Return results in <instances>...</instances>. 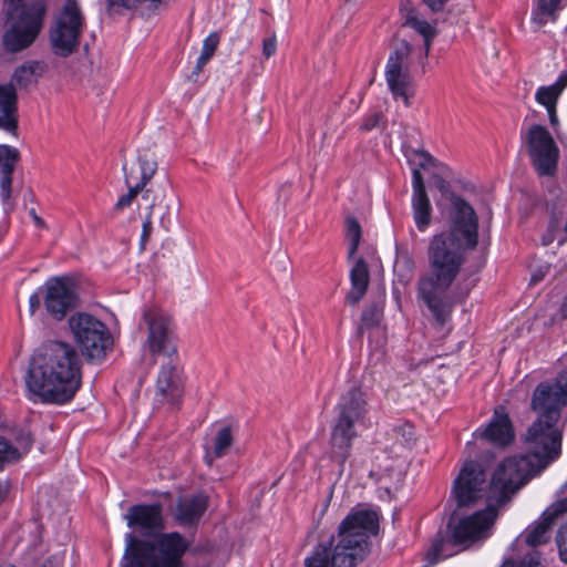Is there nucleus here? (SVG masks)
<instances>
[{
    "label": "nucleus",
    "mask_w": 567,
    "mask_h": 567,
    "mask_svg": "<svg viewBox=\"0 0 567 567\" xmlns=\"http://www.w3.org/2000/svg\"><path fill=\"white\" fill-rule=\"evenodd\" d=\"M454 217L449 229L434 234L427 245L429 271L417 280V298L424 302L435 322L444 326L455 303L464 302L468 288L451 291L466 262L467 251L478 241V218L474 208L462 197L452 200Z\"/></svg>",
    "instance_id": "f257e3e1"
},
{
    "label": "nucleus",
    "mask_w": 567,
    "mask_h": 567,
    "mask_svg": "<svg viewBox=\"0 0 567 567\" xmlns=\"http://www.w3.org/2000/svg\"><path fill=\"white\" fill-rule=\"evenodd\" d=\"M82 361L66 342L50 341L31 355L25 374L27 389L43 403L64 404L81 386Z\"/></svg>",
    "instance_id": "f03ea898"
},
{
    "label": "nucleus",
    "mask_w": 567,
    "mask_h": 567,
    "mask_svg": "<svg viewBox=\"0 0 567 567\" xmlns=\"http://www.w3.org/2000/svg\"><path fill=\"white\" fill-rule=\"evenodd\" d=\"M379 532L374 511L350 513L337 533L321 534L306 556L305 567H355L369 553L370 537Z\"/></svg>",
    "instance_id": "7ed1b4c3"
},
{
    "label": "nucleus",
    "mask_w": 567,
    "mask_h": 567,
    "mask_svg": "<svg viewBox=\"0 0 567 567\" xmlns=\"http://www.w3.org/2000/svg\"><path fill=\"white\" fill-rule=\"evenodd\" d=\"M336 416L331 427L330 449L333 460L344 464L351 454L353 441L358 437L357 425L368 421L369 402L359 386H351L334 406Z\"/></svg>",
    "instance_id": "20e7f679"
},
{
    "label": "nucleus",
    "mask_w": 567,
    "mask_h": 567,
    "mask_svg": "<svg viewBox=\"0 0 567 567\" xmlns=\"http://www.w3.org/2000/svg\"><path fill=\"white\" fill-rule=\"evenodd\" d=\"M496 518L497 508L489 504L484 509L449 524L450 535L444 537L437 534L432 543L430 554L433 555V561L451 557L486 540L492 535Z\"/></svg>",
    "instance_id": "39448f33"
},
{
    "label": "nucleus",
    "mask_w": 567,
    "mask_h": 567,
    "mask_svg": "<svg viewBox=\"0 0 567 567\" xmlns=\"http://www.w3.org/2000/svg\"><path fill=\"white\" fill-rule=\"evenodd\" d=\"M125 554L121 567H182V556L188 547L178 533L163 534L156 544L125 535Z\"/></svg>",
    "instance_id": "423d86ee"
},
{
    "label": "nucleus",
    "mask_w": 567,
    "mask_h": 567,
    "mask_svg": "<svg viewBox=\"0 0 567 567\" xmlns=\"http://www.w3.org/2000/svg\"><path fill=\"white\" fill-rule=\"evenodd\" d=\"M10 28L3 35L4 48L9 52H19L33 43L40 33L45 16V3L35 0H4Z\"/></svg>",
    "instance_id": "0eeeda50"
},
{
    "label": "nucleus",
    "mask_w": 567,
    "mask_h": 567,
    "mask_svg": "<svg viewBox=\"0 0 567 567\" xmlns=\"http://www.w3.org/2000/svg\"><path fill=\"white\" fill-rule=\"evenodd\" d=\"M484 465L478 461L468 460L462 465L451 488V499L456 508H472L486 502L497 508L491 499V481Z\"/></svg>",
    "instance_id": "6e6552de"
},
{
    "label": "nucleus",
    "mask_w": 567,
    "mask_h": 567,
    "mask_svg": "<svg viewBox=\"0 0 567 567\" xmlns=\"http://www.w3.org/2000/svg\"><path fill=\"white\" fill-rule=\"evenodd\" d=\"M542 472L528 457L515 455L502 461L491 477V499L501 506L535 474Z\"/></svg>",
    "instance_id": "1a4fd4ad"
},
{
    "label": "nucleus",
    "mask_w": 567,
    "mask_h": 567,
    "mask_svg": "<svg viewBox=\"0 0 567 567\" xmlns=\"http://www.w3.org/2000/svg\"><path fill=\"white\" fill-rule=\"evenodd\" d=\"M69 327L75 343L90 360H103L113 348V337L104 322L86 312L70 317Z\"/></svg>",
    "instance_id": "9d476101"
},
{
    "label": "nucleus",
    "mask_w": 567,
    "mask_h": 567,
    "mask_svg": "<svg viewBox=\"0 0 567 567\" xmlns=\"http://www.w3.org/2000/svg\"><path fill=\"white\" fill-rule=\"evenodd\" d=\"M557 424L558 421L537 417L525 434L528 453L524 456L540 471L558 458L561 453L563 433Z\"/></svg>",
    "instance_id": "9b49d317"
},
{
    "label": "nucleus",
    "mask_w": 567,
    "mask_h": 567,
    "mask_svg": "<svg viewBox=\"0 0 567 567\" xmlns=\"http://www.w3.org/2000/svg\"><path fill=\"white\" fill-rule=\"evenodd\" d=\"M84 28V17L75 0H66L50 30V41L55 54L69 56L79 43Z\"/></svg>",
    "instance_id": "f8f14e48"
},
{
    "label": "nucleus",
    "mask_w": 567,
    "mask_h": 567,
    "mask_svg": "<svg viewBox=\"0 0 567 567\" xmlns=\"http://www.w3.org/2000/svg\"><path fill=\"white\" fill-rule=\"evenodd\" d=\"M184 391L185 378L178 358L164 359L154 384V405L174 410L181 404Z\"/></svg>",
    "instance_id": "ddd939ff"
},
{
    "label": "nucleus",
    "mask_w": 567,
    "mask_h": 567,
    "mask_svg": "<svg viewBox=\"0 0 567 567\" xmlns=\"http://www.w3.org/2000/svg\"><path fill=\"white\" fill-rule=\"evenodd\" d=\"M143 319L147 326L146 346L150 352L164 359L178 358L172 317L162 309L151 308L144 311Z\"/></svg>",
    "instance_id": "4468645a"
},
{
    "label": "nucleus",
    "mask_w": 567,
    "mask_h": 567,
    "mask_svg": "<svg viewBox=\"0 0 567 567\" xmlns=\"http://www.w3.org/2000/svg\"><path fill=\"white\" fill-rule=\"evenodd\" d=\"M532 164L542 176H553L557 171L559 148L549 131L543 125H532L524 136Z\"/></svg>",
    "instance_id": "2eb2a0df"
},
{
    "label": "nucleus",
    "mask_w": 567,
    "mask_h": 567,
    "mask_svg": "<svg viewBox=\"0 0 567 567\" xmlns=\"http://www.w3.org/2000/svg\"><path fill=\"white\" fill-rule=\"evenodd\" d=\"M567 405V371L554 382H542L534 390L532 409L539 419L559 421L561 409Z\"/></svg>",
    "instance_id": "dca6fc26"
},
{
    "label": "nucleus",
    "mask_w": 567,
    "mask_h": 567,
    "mask_svg": "<svg viewBox=\"0 0 567 567\" xmlns=\"http://www.w3.org/2000/svg\"><path fill=\"white\" fill-rule=\"evenodd\" d=\"M412 45L406 40H399L392 48L384 71L386 84L395 97H402L409 104L408 87L411 83L410 56Z\"/></svg>",
    "instance_id": "f3484780"
},
{
    "label": "nucleus",
    "mask_w": 567,
    "mask_h": 567,
    "mask_svg": "<svg viewBox=\"0 0 567 567\" xmlns=\"http://www.w3.org/2000/svg\"><path fill=\"white\" fill-rule=\"evenodd\" d=\"M43 303L48 313L55 320H62L78 305L75 282L69 277H54L44 284Z\"/></svg>",
    "instance_id": "a211bd4d"
},
{
    "label": "nucleus",
    "mask_w": 567,
    "mask_h": 567,
    "mask_svg": "<svg viewBox=\"0 0 567 567\" xmlns=\"http://www.w3.org/2000/svg\"><path fill=\"white\" fill-rule=\"evenodd\" d=\"M124 518L130 528L143 536L155 535L164 527L163 506L159 503L133 505Z\"/></svg>",
    "instance_id": "6ab92c4d"
},
{
    "label": "nucleus",
    "mask_w": 567,
    "mask_h": 567,
    "mask_svg": "<svg viewBox=\"0 0 567 567\" xmlns=\"http://www.w3.org/2000/svg\"><path fill=\"white\" fill-rule=\"evenodd\" d=\"M565 513H567V498H563L546 508L539 520L528 526L517 538V542H524L530 547L547 543L555 519Z\"/></svg>",
    "instance_id": "aec40b11"
},
{
    "label": "nucleus",
    "mask_w": 567,
    "mask_h": 567,
    "mask_svg": "<svg viewBox=\"0 0 567 567\" xmlns=\"http://www.w3.org/2000/svg\"><path fill=\"white\" fill-rule=\"evenodd\" d=\"M411 207L416 229L421 233L426 231L432 224L433 209L425 189L423 176L417 168H414L412 172Z\"/></svg>",
    "instance_id": "412c9836"
},
{
    "label": "nucleus",
    "mask_w": 567,
    "mask_h": 567,
    "mask_svg": "<svg viewBox=\"0 0 567 567\" xmlns=\"http://www.w3.org/2000/svg\"><path fill=\"white\" fill-rule=\"evenodd\" d=\"M475 435L497 446L509 444L514 439V430L505 408H496L489 423L478 429Z\"/></svg>",
    "instance_id": "4be33fe9"
},
{
    "label": "nucleus",
    "mask_w": 567,
    "mask_h": 567,
    "mask_svg": "<svg viewBox=\"0 0 567 567\" xmlns=\"http://www.w3.org/2000/svg\"><path fill=\"white\" fill-rule=\"evenodd\" d=\"M351 287L346 295V302L355 306L367 293L370 285V271L367 261L359 257L350 270Z\"/></svg>",
    "instance_id": "5701e85b"
},
{
    "label": "nucleus",
    "mask_w": 567,
    "mask_h": 567,
    "mask_svg": "<svg viewBox=\"0 0 567 567\" xmlns=\"http://www.w3.org/2000/svg\"><path fill=\"white\" fill-rule=\"evenodd\" d=\"M208 499L204 495L181 498L176 505L175 519L181 526L197 524L206 512Z\"/></svg>",
    "instance_id": "b1692460"
},
{
    "label": "nucleus",
    "mask_w": 567,
    "mask_h": 567,
    "mask_svg": "<svg viewBox=\"0 0 567 567\" xmlns=\"http://www.w3.org/2000/svg\"><path fill=\"white\" fill-rule=\"evenodd\" d=\"M0 128L8 132L17 128V93L11 84L0 85Z\"/></svg>",
    "instance_id": "393cba45"
},
{
    "label": "nucleus",
    "mask_w": 567,
    "mask_h": 567,
    "mask_svg": "<svg viewBox=\"0 0 567 567\" xmlns=\"http://www.w3.org/2000/svg\"><path fill=\"white\" fill-rule=\"evenodd\" d=\"M124 171V182L127 186L128 190L126 194L122 195L114 205V210L122 212L126 207L131 206L133 200L136 198L138 194H142V199L151 203L152 190L144 189L142 184H133L134 181L137 179L134 168L130 172H126V164L123 165Z\"/></svg>",
    "instance_id": "a878e982"
},
{
    "label": "nucleus",
    "mask_w": 567,
    "mask_h": 567,
    "mask_svg": "<svg viewBox=\"0 0 567 567\" xmlns=\"http://www.w3.org/2000/svg\"><path fill=\"white\" fill-rule=\"evenodd\" d=\"M416 155L420 157V166L424 169L429 167H435L439 171L437 175H434V186L442 193L446 194L450 190V184L445 181L442 175H447L450 168L437 161L426 151H417Z\"/></svg>",
    "instance_id": "bb28decb"
},
{
    "label": "nucleus",
    "mask_w": 567,
    "mask_h": 567,
    "mask_svg": "<svg viewBox=\"0 0 567 567\" xmlns=\"http://www.w3.org/2000/svg\"><path fill=\"white\" fill-rule=\"evenodd\" d=\"M567 86V73L561 74L558 80L548 86H540L535 95L536 101L545 107H553L557 104L559 95Z\"/></svg>",
    "instance_id": "cd10ccee"
},
{
    "label": "nucleus",
    "mask_w": 567,
    "mask_h": 567,
    "mask_svg": "<svg viewBox=\"0 0 567 567\" xmlns=\"http://www.w3.org/2000/svg\"><path fill=\"white\" fill-rule=\"evenodd\" d=\"M234 442L233 433L229 426L221 427L213 442L212 452L206 454V461L208 464H212L213 458H219L224 456L227 450L231 446Z\"/></svg>",
    "instance_id": "c85d7f7f"
},
{
    "label": "nucleus",
    "mask_w": 567,
    "mask_h": 567,
    "mask_svg": "<svg viewBox=\"0 0 567 567\" xmlns=\"http://www.w3.org/2000/svg\"><path fill=\"white\" fill-rule=\"evenodd\" d=\"M43 70L42 63L30 61L18 68L13 78L21 86H28L35 82V79L42 74Z\"/></svg>",
    "instance_id": "c756f323"
},
{
    "label": "nucleus",
    "mask_w": 567,
    "mask_h": 567,
    "mask_svg": "<svg viewBox=\"0 0 567 567\" xmlns=\"http://www.w3.org/2000/svg\"><path fill=\"white\" fill-rule=\"evenodd\" d=\"M560 1L561 0H538L536 9L533 11V21L538 25H544L549 20H554Z\"/></svg>",
    "instance_id": "7c9ffc66"
},
{
    "label": "nucleus",
    "mask_w": 567,
    "mask_h": 567,
    "mask_svg": "<svg viewBox=\"0 0 567 567\" xmlns=\"http://www.w3.org/2000/svg\"><path fill=\"white\" fill-rule=\"evenodd\" d=\"M137 166L140 172V182L135 184H142L144 189L147 183L153 178L157 171V163L153 155L148 153L140 154L137 157Z\"/></svg>",
    "instance_id": "2f4dec72"
},
{
    "label": "nucleus",
    "mask_w": 567,
    "mask_h": 567,
    "mask_svg": "<svg viewBox=\"0 0 567 567\" xmlns=\"http://www.w3.org/2000/svg\"><path fill=\"white\" fill-rule=\"evenodd\" d=\"M405 25L414 29L419 34H421L424 39V56H427L432 40L436 35V29L434 25L429 23L427 21L420 19L419 16L409 21Z\"/></svg>",
    "instance_id": "473e14b6"
},
{
    "label": "nucleus",
    "mask_w": 567,
    "mask_h": 567,
    "mask_svg": "<svg viewBox=\"0 0 567 567\" xmlns=\"http://www.w3.org/2000/svg\"><path fill=\"white\" fill-rule=\"evenodd\" d=\"M346 236L350 241L348 258L351 259L355 255L361 240V226L355 217H347Z\"/></svg>",
    "instance_id": "72a5a7b5"
},
{
    "label": "nucleus",
    "mask_w": 567,
    "mask_h": 567,
    "mask_svg": "<svg viewBox=\"0 0 567 567\" xmlns=\"http://www.w3.org/2000/svg\"><path fill=\"white\" fill-rule=\"evenodd\" d=\"M19 159V152L16 147L0 145V172L13 173L14 166Z\"/></svg>",
    "instance_id": "f704fd0d"
},
{
    "label": "nucleus",
    "mask_w": 567,
    "mask_h": 567,
    "mask_svg": "<svg viewBox=\"0 0 567 567\" xmlns=\"http://www.w3.org/2000/svg\"><path fill=\"white\" fill-rule=\"evenodd\" d=\"M20 458V452L18 449H13V445L9 443L4 437L0 436V471L3 470L4 465L11 462H16Z\"/></svg>",
    "instance_id": "c9c22d12"
},
{
    "label": "nucleus",
    "mask_w": 567,
    "mask_h": 567,
    "mask_svg": "<svg viewBox=\"0 0 567 567\" xmlns=\"http://www.w3.org/2000/svg\"><path fill=\"white\" fill-rule=\"evenodd\" d=\"M156 198L153 196L151 203L146 206V214L143 219L142 224V234H141V249H145V245L148 241L152 231H153V208L155 206Z\"/></svg>",
    "instance_id": "e433bc0d"
},
{
    "label": "nucleus",
    "mask_w": 567,
    "mask_h": 567,
    "mask_svg": "<svg viewBox=\"0 0 567 567\" xmlns=\"http://www.w3.org/2000/svg\"><path fill=\"white\" fill-rule=\"evenodd\" d=\"M161 1L162 0H107V10L118 12L120 9L132 10L146 2L158 3Z\"/></svg>",
    "instance_id": "4c0bfd02"
},
{
    "label": "nucleus",
    "mask_w": 567,
    "mask_h": 567,
    "mask_svg": "<svg viewBox=\"0 0 567 567\" xmlns=\"http://www.w3.org/2000/svg\"><path fill=\"white\" fill-rule=\"evenodd\" d=\"M557 545L561 561L567 564V522L560 526L557 533Z\"/></svg>",
    "instance_id": "58836bf2"
},
{
    "label": "nucleus",
    "mask_w": 567,
    "mask_h": 567,
    "mask_svg": "<svg viewBox=\"0 0 567 567\" xmlns=\"http://www.w3.org/2000/svg\"><path fill=\"white\" fill-rule=\"evenodd\" d=\"M219 41L220 37L217 32L209 33L203 42L202 53L213 56L217 50Z\"/></svg>",
    "instance_id": "ea45409f"
},
{
    "label": "nucleus",
    "mask_w": 567,
    "mask_h": 567,
    "mask_svg": "<svg viewBox=\"0 0 567 567\" xmlns=\"http://www.w3.org/2000/svg\"><path fill=\"white\" fill-rule=\"evenodd\" d=\"M32 437L28 432H21L16 437V445L13 449H18L20 452V457L29 452L32 446Z\"/></svg>",
    "instance_id": "a19ab883"
},
{
    "label": "nucleus",
    "mask_w": 567,
    "mask_h": 567,
    "mask_svg": "<svg viewBox=\"0 0 567 567\" xmlns=\"http://www.w3.org/2000/svg\"><path fill=\"white\" fill-rule=\"evenodd\" d=\"M399 11L401 18L404 20L403 24H406L409 21H411L413 18L417 16V12L413 7L411 0H401Z\"/></svg>",
    "instance_id": "79ce46f5"
},
{
    "label": "nucleus",
    "mask_w": 567,
    "mask_h": 567,
    "mask_svg": "<svg viewBox=\"0 0 567 567\" xmlns=\"http://www.w3.org/2000/svg\"><path fill=\"white\" fill-rule=\"evenodd\" d=\"M381 113H378V112H374V113H371L369 115H367L363 120H362V123L360 125V128L362 131H371L373 128H375L380 121H381Z\"/></svg>",
    "instance_id": "37998d69"
},
{
    "label": "nucleus",
    "mask_w": 567,
    "mask_h": 567,
    "mask_svg": "<svg viewBox=\"0 0 567 567\" xmlns=\"http://www.w3.org/2000/svg\"><path fill=\"white\" fill-rule=\"evenodd\" d=\"M276 50H277V39H276L275 34L262 40V55L266 59L271 58L276 53Z\"/></svg>",
    "instance_id": "c03bdc74"
},
{
    "label": "nucleus",
    "mask_w": 567,
    "mask_h": 567,
    "mask_svg": "<svg viewBox=\"0 0 567 567\" xmlns=\"http://www.w3.org/2000/svg\"><path fill=\"white\" fill-rule=\"evenodd\" d=\"M513 567H542L539 553L533 551Z\"/></svg>",
    "instance_id": "a18cd8bd"
},
{
    "label": "nucleus",
    "mask_w": 567,
    "mask_h": 567,
    "mask_svg": "<svg viewBox=\"0 0 567 567\" xmlns=\"http://www.w3.org/2000/svg\"><path fill=\"white\" fill-rule=\"evenodd\" d=\"M12 184V173H1V192L4 198H9Z\"/></svg>",
    "instance_id": "49530a36"
},
{
    "label": "nucleus",
    "mask_w": 567,
    "mask_h": 567,
    "mask_svg": "<svg viewBox=\"0 0 567 567\" xmlns=\"http://www.w3.org/2000/svg\"><path fill=\"white\" fill-rule=\"evenodd\" d=\"M362 324L365 327H372L378 322L377 313L372 309H367L362 312L361 316Z\"/></svg>",
    "instance_id": "de8ad7c7"
},
{
    "label": "nucleus",
    "mask_w": 567,
    "mask_h": 567,
    "mask_svg": "<svg viewBox=\"0 0 567 567\" xmlns=\"http://www.w3.org/2000/svg\"><path fill=\"white\" fill-rule=\"evenodd\" d=\"M449 0H423V3L432 11L440 12Z\"/></svg>",
    "instance_id": "09e8293b"
},
{
    "label": "nucleus",
    "mask_w": 567,
    "mask_h": 567,
    "mask_svg": "<svg viewBox=\"0 0 567 567\" xmlns=\"http://www.w3.org/2000/svg\"><path fill=\"white\" fill-rule=\"evenodd\" d=\"M29 303H30L31 313H34L35 310L39 309L40 305H41V298H40L39 293H37V292L32 293L30 296Z\"/></svg>",
    "instance_id": "8fccbe9b"
},
{
    "label": "nucleus",
    "mask_w": 567,
    "mask_h": 567,
    "mask_svg": "<svg viewBox=\"0 0 567 567\" xmlns=\"http://www.w3.org/2000/svg\"><path fill=\"white\" fill-rule=\"evenodd\" d=\"M204 68H205V65L197 61L196 65L194 68V71L189 75V80H192L194 82L197 81V78L202 73Z\"/></svg>",
    "instance_id": "3c124183"
},
{
    "label": "nucleus",
    "mask_w": 567,
    "mask_h": 567,
    "mask_svg": "<svg viewBox=\"0 0 567 567\" xmlns=\"http://www.w3.org/2000/svg\"><path fill=\"white\" fill-rule=\"evenodd\" d=\"M546 110L548 112L550 123L555 124L557 122L556 105H554L553 107H546Z\"/></svg>",
    "instance_id": "603ef678"
},
{
    "label": "nucleus",
    "mask_w": 567,
    "mask_h": 567,
    "mask_svg": "<svg viewBox=\"0 0 567 567\" xmlns=\"http://www.w3.org/2000/svg\"><path fill=\"white\" fill-rule=\"evenodd\" d=\"M212 58L213 56L200 52V55L198 56L197 61L200 62L202 64L206 65Z\"/></svg>",
    "instance_id": "864d4df0"
},
{
    "label": "nucleus",
    "mask_w": 567,
    "mask_h": 567,
    "mask_svg": "<svg viewBox=\"0 0 567 567\" xmlns=\"http://www.w3.org/2000/svg\"><path fill=\"white\" fill-rule=\"evenodd\" d=\"M402 430L405 432L408 431L409 436L413 434L412 426L411 425H404Z\"/></svg>",
    "instance_id": "5fc2aeb1"
},
{
    "label": "nucleus",
    "mask_w": 567,
    "mask_h": 567,
    "mask_svg": "<svg viewBox=\"0 0 567 567\" xmlns=\"http://www.w3.org/2000/svg\"><path fill=\"white\" fill-rule=\"evenodd\" d=\"M4 494H6V488H4V486L0 483V502L3 499Z\"/></svg>",
    "instance_id": "6e6d98bb"
},
{
    "label": "nucleus",
    "mask_w": 567,
    "mask_h": 567,
    "mask_svg": "<svg viewBox=\"0 0 567 567\" xmlns=\"http://www.w3.org/2000/svg\"><path fill=\"white\" fill-rule=\"evenodd\" d=\"M401 258H402V259H403V260H404L409 266H411V267L413 266V261H412V259H411L410 257H408V256H403V257H401Z\"/></svg>",
    "instance_id": "4d7b16f0"
},
{
    "label": "nucleus",
    "mask_w": 567,
    "mask_h": 567,
    "mask_svg": "<svg viewBox=\"0 0 567 567\" xmlns=\"http://www.w3.org/2000/svg\"><path fill=\"white\" fill-rule=\"evenodd\" d=\"M561 308H563L564 313L567 316V293H566V297H565Z\"/></svg>",
    "instance_id": "13d9d810"
},
{
    "label": "nucleus",
    "mask_w": 567,
    "mask_h": 567,
    "mask_svg": "<svg viewBox=\"0 0 567 567\" xmlns=\"http://www.w3.org/2000/svg\"><path fill=\"white\" fill-rule=\"evenodd\" d=\"M33 218H34V221H35V224H37L38 226H42V225H43V220H42L40 217H38L37 215H34V217H33Z\"/></svg>",
    "instance_id": "bf43d9fd"
},
{
    "label": "nucleus",
    "mask_w": 567,
    "mask_h": 567,
    "mask_svg": "<svg viewBox=\"0 0 567 567\" xmlns=\"http://www.w3.org/2000/svg\"><path fill=\"white\" fill-rule=\"evenodd\" d=\"M0 567H16V566H13V565H9V566H0Z\"/></svg>",
    "instance_id": "052dcab7"
}]
</instances>
